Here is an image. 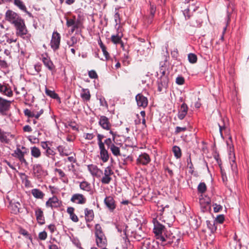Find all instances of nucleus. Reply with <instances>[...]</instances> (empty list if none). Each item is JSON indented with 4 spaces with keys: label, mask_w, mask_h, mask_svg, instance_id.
<instances>
[{
    "label": "nucleus",
    "mask_w": 249,
    "mask_h": 249,
    "mask_svg": "<svg viewBox=\"0 0 249 249\" xmlns=\"http://www.w3.org/2000/svg\"><path fill=\"white\" fill-rule=\"evenodd\" d=\"M165 229L164 226L159 222H157L156 223H155L153 232L155 234L156 238L159 239L162 242L166 241L168 238L167 235L164 236L162 235V232L164 231Z\"/></svg>",
    "instance_id": "obj_1"
},
{
    "label": "nucleus",
    "mask_w": 249,
    "mask_h": 249,
    "mask_svg": "<svg viewBox=\"0 0 249 249\" xmlns=\"http://www.w3.org/2000/svg\"><path fill=\"white\" fill-rule=\"evenodd\" d=\"M27 33L24 20L18 17L17 18V35L25 38Z\"/></svg>",
    "instance_id": "obj_2"
},
{
    "label": "nucleus",
    "mask_w": 249,
    "mask_h": 249,
    "mask_svg": "<svg viewBox=\"0 0 249 249\" xmlns=\"http://www.w3.org/2000/svg\"><path fill=\"white\" fill-rule=\"evenodd\" d=\"M61 36L57 32H54L53 33L52 39L50 42L51 48L56 51L59 48L60 44Z\"/></svg>",
    "instance_id": "obj_3"
},
{
    "label": "nucleus",
    "mask_w": 249,
    "mask_h": 249,
    "mask_svg": "<svg viewBox=\"0 0 249 249\" xmlns=\"http://www.w3.org/2000/svg\"><path fill=\"white\" fill-rule=\"evenodd\" d=\"M29 151L25 147L22 146L21 148L19 147H17V158L19 160L21 163H24L25 165H28V163L24 158L25 155H28Z\"/></svg>",
    "instance_id": "obj_4"
},
{
    "label": "nucleus",
    "mask_w": 249,
    "mask_h": 249,
    "mask_svg": "<svg viewBox=\"0 0 249 249\" xmlns=\"http://www.w3.org/2000/svg\"><path fill=\"white\" fill-rule=\"evenodd\" d=\"M71 201L76 204L83 205L86 203L87 198L83 195L76 193L72 196Z\"/></svg>",
    "instance_id": "obj_5"
},
{
    "label": "nucleus",
    "mask_w": 249,
    "mask_h": 249,
    "mask_svg": "<svg viewBox=\"0 0 249 249\" xmlns=\"http://www.w3.org/2000/svg\"><path fill=\"white\" fill-rule=\"evenodd\" d=\"M104 203L111 212H113L116 209V204L115 201L111 196H106L104 199Z\"/></svg>",
    "instance_id": "obj_6"
},
{
    "label": "nucleus",
    "mask_w": 249,
    "mask_h": 249,
    "mask_svg": "<svg viewBox=\"0 0 249 249\" xmlns=\"http://www.w3.org/2000/svg\"><path fill=\"white\" fill-rule=\"evenodd\" d=\"M169 80L166 76H160L158 81V89L159 91H161L163 89H166L168 87Z\"/></svg>",
    "instance_id": "obj_7"
},
{
    "label": "nucleus",
    "mask_w": 249,
    "mask_h": 249,
    "mask_svg": "<svg viewBox=\"0 0 249 249\" xmlns=\"http://www.w3.org/2000/svg\"><path fill=\"white\" fill-rule=\"evenodd\" d=\"M136 100L138 106L139 107L145 108L148 104V100L147 98L144 96L142 94L139 93L136 96Z\"/></svg>",
    "instance_id": "obj_8"
},
{
    "label": "nucleus",
    "mask_w": 249,
    "mask_h": 249,
    "mask_svg": "<svg viewBox=\"0 0 249 249\" xmlns=\"http://www.w3.org/2000/svg\"><path fill=\"white\" fill-rule=\"evenodd\" d=\"M113 174V171L109 167H107L104 171V176L102 178L101 181L104 184H108L111 180L110 177V175Z\"/></svg>",
    "instance_id": "obj_9"
},
{
    "label": "nucleus",
    "mask_w": 249,
    "mask_h": 249,
    "mask_svg": "<svg viewBox=\"0 0 249 249\" xmlns=\"http://www.w3.org/2000/svg\"><path fill=\"white\" fill-rule=\"evenodd\" d=\"M99 125L104 129L109 130L110 129L111 124L108 119L105 116H101L99 122Z\"/></svg>",
    "instance_id": "obj_10"
},
{
    "label": "nucleus",
    "mask_w": 249,
    "mask_h": 249,
    "mask_svg": "<svg viewBox=\"0 0 249 249\" xmlns=\"http://www.w3.org/2000/svg\"><path fill=\"white\" fill-rule=\"evenodd\" d=\"M96 242L97 246L99 248H103L107 245V240L104 234L95 235Z\"/></svg>",
    "instance_id": "obj_11"
},
{
    "label": "nucleus",
    "mask_w": 249,
    "mask_h": 249,
    "mask_svg": "<svg viewBox=\"0 0 249 249\" xmlns=\"http://www.w3.org/2000/svg\"><path fill=\"white\" fill-rule=\"evenodd\" d=\"M150 160L149 156L147 154L144 153L139 156L137 160V163L145 165L148 164Z\"/></svg>",
    "instance_id": "obj_12"
},
{
    "label": "nucleus",
    "mask_w": 249,
    "mask_h": 249,
    "mask_svg": "<svg viewBox=\"0 0 249 249\" xmlns=\"http://www.w3.org/2000/svg\"><path fill=\"white\" fill-rule=\"evenodd\" d=\"M61 201L56 196H53L46 202V205L47 207H51L52 208H58L61 205Z\"/></svg>",
    "instance_id": "obj_13"
},
{
    "label": "nucleus",
    "mask_w": 249,
    "mask_h": 249,
    "mask_svg": "<svg viewBox=\"0 0 249 249\" xmlns=\"http://www.w3.org/2000/svg\"><path fill=\"white\" fill-rule=\"evenodd\" d=\"M5 20L16 27V13L11 10H7L5 14Z\"/></svg>",
    "instance_id": "obj_14"
},
{
    "label": "nucleus",
    "mask_w": 249,
    "mask_h": 249,
    "mask_svg": "<svg viewBox=\"0 0 249 249\" xmlns=\"http://www.w3.org/2000/svg\"><path fill=\"white\" fill-rule=\"evenodd\" d=\"M35 215L38 223L42 225L45 224V218L43 215V212L41 208H37L35 210Z\"/></svg>",
    "instance_id": "obj_15"
},
{
    "label": "nucleus",
    "mask_w": 249,
    "mask_h": 249,
    "mask_svg": "<svg viewBox=\"0 0 249 249\" xmlns=\"http://www.w3.org/2000/svg\"><path fill=\"white\" fill-rule=\"evenodd\" d=\"M100 149V159L104 162H106L109 159V154L106 149L105 145L99 147Z\"/></svg>",
    "instance_id": "obj_16"
},
{
    "label": "nucleus",
    "mask_w": 249,
    "mask_h": 249,
    "mask_svg": "<svg viewBox=\"0 0 249 249\" xmlns=\"http://www.w3.org/2000/svg\"><path fill=\"white\" fill-rule=\"evenodd\" d=\"M0 92L9 97L13 95V92L9 86L5 84H0Z\"/></svg>",
    "instance_id": "obj_17"
},
{
    "label": "nucleus",
    "mask_w": 249,
    "mask_h": 249,
    "mask_svg": "<svg viewBox=\"0 0 249 249\" xmlns=\"http://www.w3.org/2000/svg\"><path fill=\"white\" fill-rule=\"evenodd\" d=\"M42 60L43 62L44 65L48 68V69L50 71H53L55 67L53 64L52 61L50 60V58H49L47 56H45L42 55Z\"/></svg>",
    "instance_id": "obj_18"
},
{
    "label": "nucleus",
    "mask_w": 249,
    "mask_h": 249,
    "mask_svg": "<svg viewBox=\"0 0 249 249\" xmlns=\"http://www.w3.org/2000/svg\"><path fill=\"white\" fill-rule=\"evenodd\" d=\"M85 217L87 222H89L93 220L94 217V212L92 210L86 208L85 209Z\"/></svg>",
    "instance_id": "obj_19"
},
{
    "label": "nucleus",
    "mask_w": 249,
    "mask_h": 249,
    "mask_svg": "<svg viewBox=\"0 0 249 249\" xmlns=\"http://www.w3.org/2000/svg\"><path fill=\"white\" fill-rule=\"evenodd\" d=\"M74 208L71 207H68L67 212L70 214L71 219L74 222H77L79 219L77 216L74 213Z\"/></svg>",
    "instance_id": "obj_20"
},
{
    "label": "nucleus",
    "mask_w": 249,
    "mask_h": 249,
    "mask_svg": "<svg viewBox=\"0 0 249 249\" xmlns=\"http://www.w3.org/2000/svg\"><path fill=\"white\" fill-rule=\"evenodd\" d=\"M206 224L208 228L210 230L212 233H214L216 231L217 229V224L215 220L213 219L211 220H207Z\"/></svg>",
    "instance_id": "obj_21"
},
{
    "label": "nucleus",
    "mask_w": 249,
    "mask_h": 249,
    "mask_svg": "<svg viewBox=\"0 0 249 249\" xmlns=\"http://www.w3.org/2000/svg\"><path fill=\"white\" fill-rule=\"evenodd\" d=\"M45 94L50 97L51 98L54 99H56L57 100L60 101V99L58 96V95L55 92L54 90H52L48 89L46 87H45Z\"/></svg>",
    "instance_id": "obj_22"
},
{
    "label": "nucleus",
    "mask_w": 249,
    "mask_h": 249,
    "mask_svg": "<svg viewBox=\"0 0 249 249\" xmlns=\"http://www.w3.org/2000/svg\"><path fill=\"white\" fill-rule=\"evenodd\" d=\"M98 44L100 46L103 54L104 55L106 60H109L110 59V55L109 53L107 50V48L105 45L103 44L101 39L98 40Z\"/></svg>",
    "instance_id": "obj_23"
},
{
    "label": "nucleus",
    "mask_w": 249,
    "mask_h": 249,
    "mask_svg": "<svg viewBox=\"0 0 249 249\" xmlns=\"http://www.w3.org/2000/svg\"><path fill=\"white\" fill-rule=\"evenodd\" d=\"M31 155L35 158H39L41 155L40 150L36 146H33L31 148Z\"/></svg>",
    "instance_id": "obj_24"
},
{
    "label": "nucleus",
    "mask_w": 249,
    "mask_h": 249,
    "mask_svg": "<svg viewBox=\"0 0 249 249\" xmlns=\"http://www.w3.org/2000/svg\"><path fill=\"white\" fill-rule=\"evenodd\" d=\"M11 102L0 97V109H7L10 107Z\"/></svg>",
    "instance_id": "obj_25"
},
{
    "label": "nucleus",
    "mask_w": 249,
    "mask_h": 249,
    "mask_svg": "<svg viewBox=\"0 0 249 249\" xmlns=\"http://www.w3.org/2000/svg\"><path fill=\"white\" fill-rule=\"evenodd\" d=\"M80 188L85 191L89 192L91 190L90 183L86 181H83L80 183Z\"/></svg>",
    "instance_id": "obj_26"
},
{
    "label": "nucleus",
    "mask_w": 249,
    "mask_h": 249,
    "mask_svg": "<svg viewBox=\"0 0 249 249\" xmlns=\"http://www.w3.org/2000/svg\"><path fill=\"white\" fill-rule=\"evenodd\" d=\"M33 196L36 198H42L44 196L43 193L38 189H34L31 191Z\"/></svg>",
    "instance_id": "obj_27"
},
{
    "label": "nucleus",
    "mask_w": 249,
    "mask_h": 249,
    "mask_svg": "<svg viewBox=\"0 0 249 249\" xmlns=\"http://www.w3.org/2000/svg\"><path fill=\"white\" fill-rule=\"evenodd\" d=\"M172 151L175 157L177 159H179L182 156V153L180 148L178 146H174L172 148Z\"/></svg>",
    "instance_id": "obj_28"
},
{
    "label": "nucleus",
    "mask_w": 249,
    "mask_h": 249,
    "mask_svg": "<svg viewBox=\"0 0 249 249\" xmlns=\"http://www.w3.org/2000/svg\"><path fill=\"white\" fill-rule=\"evenodd\" d=\"M81 97L85 100H89L90 98V94L89 91L88 89H82V91L81 93Z\"/></svg>",
    "instance_id": "obj_29"
},
{
    "label": "nucleus",
    "mask_w": 249,
    "mask_h": 249,
    "mask_svg": "<svg viewBox=\"0 0 249 249\" xmlns=\"http://www.w3.org/2000/svg\"><path fill=\"white\" fill-rule=\"evenodd\" d=\"M42 110H41L40 113H37L36 114H35L31 110H24V113L25 115L28 116L29 117H35L36 119L38 118L40 114H42Z\"/></svg>",
    "instance_id": "obj_30"
},
{
    "label": "nucleus",
    "mask_w": 249,
    "mask_h": 249,
    "mask_svg": "<svg viewBox=\"0 0 249 249\" xmlns=\"http://www.w3.org/2000/svg\"><path fill=\"white\" fill-rule=\"evenodd\" d=\"M110 149L114 156L118 157L121 155L120 150L119 147L116 146L115 145H111Z\"/></svg>",
    "instance_id": "obj_31"
},
{
    "label": "nucleus",
    "mask_w": 249,
    "mask_h": 249,
    "mask_svg": "<svg viewBox=\"0 0 249 249\" xmlns=\"http://www.w3.org/2000/svg\"><path fill=\"white\" fill-rule=\"evenodd\" d=\"M82 26V22L80 19H77V22L75 24L72 25L71 33H73L75 30L80 28Z\"/></svg>",
    "instance_id": "obj_32"
},
{
    "label": "nucleus",
    "mask_w": 249,
    "mask_h": 249,
    "mask_svg": "<svg viewBox=\"0 0 249 249\" xmlns=\"http://www.w3.org/2000/svg\"><path fill=\"white\" fill-rule=\"evenodd\" d=\"M77 22V20H76V17L73 16L72 18H66V25L68 27H71L72 25H73Z\"/></svg>",
    "instance_id": "obj_33"
},
{
    "label": "nucleus",
    "mask_w": 249,
    "mask_h": 249,
    "mask_svg": "<svg viewBox=\"0 0 249 249\" xmlns=\"http://www.w3.org/2000/svg\"><path fill=\"white\" fill-rule=\"evenodd\" d=\"M111 41L114 44L121 43L122 46L123 45V43L121 40V37L118 35H112L111 37Z\"/></svg>",
    "instance_id": "obj_34"
},
{
    "label": "nucleus",
    "mask_w": 249,
    "mask_h": 249,
    "mask_svg": "<svg viewBox=\"0 0 249 249\" xmlns=\"http://www.w3.org/2000/svg\"><path fill=\"white\" fill-rule=\"evenodd\" d=\"M231 169L233 173L235 175L238 174V169L237 164L235 161V156H233V159L231 160Z\"/></svg>",
    "instance_id": "obj_35"
},
{
    "label": "nucleus",
    "mask_w": 249,
    "mask_h": 249,
    "mask_svg": "<svg viewBox=\"0 0 249 249\" xmlns=\"http://www.w3.org/2000/svg\"><path fill=\"white\" fill-rule=\"evenodd\" d=\"M17 6H18L20 10L22 11L28 13L30 14L27 10V8L23 3V2L20 0H17Z\"/></svg>",
    "instance_id": "obj_36"
},
{
    "label": "nucleus",
    "mask_w": 249,
    "mask_h": 249,
    "mask_svg": "<svg viewBox=\"0 0 249 249\" xmlns=\"http://www.w3.org/2000/svg\"><path fill=\"white\" fill-rule=\"evenodd\" d=\"M206 185L204 182H201L199 184L197 187L198 191L200 193H204L206 191Z\"/></svg>",
    "instance_id": "obj_37"
},
{
    "label": "nucleus",
    "mask_w": 249,
    "mask_h": 249,
    "mask_svg": "<svg viewBox=\"0 0 249 249\" xmlns=\"http://www.w3.org/2000/svg\"><path fill=\"white\" fill-rule=\"evenodd\" d=\"M188 58L189 61L191 63L193 64L196 63L197 60L196 55L195 54L192 53H190L188 54Z\"/></svg>",
    "instance_id": "obj_38"
},
{
    "label": "nucleus",
    "mask_w": 249,
    "mask_h": 249,
    "mask_svg": "<svg viewBox=\"0 0 249 249\" xmlns=\"http://www.w3.org/2000/svg\"><path fill=\"white\" fill-rule=\"evenodd\" d=\"M89 171L92 174H96L98 170L97 167L95 165L91 164L88 166Z\"/></svg>",
    "instance_id": "obj_39"
},
{
    "label": "nucleus",
    "mask_w": 249,
    "mask_h": 249,
    "mask_svg": "<svg viewBox=\"0 0 249 249\" xmlns=\"http://www.w3.org/2000/svg\"><path fill=\"white\" fill-rule=\"evenodd\" d=\"M95 235L104 234L102 227H101V225L99 224H97L95 225Z\"/></svg>",
    "instance_id": "obj_40"
},
{
    "label": "nucleus",
    "mask_w": 249,
    "mask_h": 249,
    "mask_svg": "<svg viewBox=\"0 0 249 249\" xmlns=\"http://www.w3.org/2000/svg\"><path fill=\"white\" fill-rule=\"evenodd\" d=\"M58 151L59 152L61 156H68L69 154L66 152L65 148L62 146L59 145L57 148Z\"/></svg>",
    "instance_id": "obj_41"
},
{
    "label": "nucleus",
    "mask_w": 249,
    "mask_h": 249,
    "mask_svg": "<svg viewBox=\"0 0 249 249\" xmlns=\"http://www.w3.org/2000/svg\"><path fill=\"white\" fill-rule=\"evenodd\" d=\"M188 110H179L178 112V117L180 120H182L187 113Z\"/></svg>",
    "instance_id": "obj_42"
},
{
    "label": "nucleus",
    "mask_w": 249,
    "mask_h": 249,
    "mask_svg": "<svg viewBox=\"0 0 249 249\" xmlns=\"http://www.w3.org/2000/svg\"><path fill=\"white\" fill-rule=\"evenodd\" d=\"M19 233L20 234L25 236L26 237L32 240V238H31V236H30V234L28 233V232L26 230H25L21 228H19Z\"/></svg>",
    "instance_id": "obj_43"
},
{
    "label": "nucleus",
    "mask_w": 249,
    "mask_h": 249,
    "mask_svg": "<svg viewBox=\"0 0 249 249\" xmlns=\"http://www.w3.org/2000/svg\"><path fill=\"white\" fill-rule=\"evenodd\" d=\"M44 154L47 157H50L51 156H54L55 152L53 149L49 147V149L45 151Z\"/></svg>",
    "instance_id": "obj_44"
},
{
    "label": "nucleus",
    "mask_w": 249,
    "mask_h": 249,
    "mask_svg": "<svg viewBox=\"0 0 249 249\" xmlns=\"http://www.w3.org/2000/svg\"><path fill=\"white\" fill-rule=\"evenodd\" d=\"M156 7L155 5L150 4L149 9V15L155 16L156 13Z\"/></svg>",
    "instance_id": "obj_45"
},
{
    "label": "nucleus",
    "mask_w": 249,
    "mask_h": 249,
    "mask_svg": "<svg viewBox=\"0 0 249 249\" xmlns=\"http://www.w3.org/2000/svg\"><path fill=\"white\" fill-rule=\"evenodd\" d=\"M213 211L215 213H218L222 210V206L217 203H214L213 205Z\"/></svg>",
    "instance_id": "obj_46"
},
{
    "label": "nucleus",
    "mask_w": 249,
    "mask_h": 249,
    "mask_svg": "<svg viewBox=\"0 0 249 249\" xmlns=\"http://www.w3.org/2000/svg\"><path fill=\"white\" fill-rule=\"evenodd\" d=\"M104 138V136L100 134L97 135L98 143L99 147L104 145V143L102 142V139Z\"/></svg>",
    "instance_id": "obj_47"
},
{
    "label": "nucleus",
    "mask_w": 249,
    "mask_h": 249,
    "mask_svg": "<svg viewBox=\"0 0 249 249\" xmlns=\"http://www.w3.org/2000/svg\"><path fill=\"white\" fill-rule=\"evenodd\" d=\"M89 76L91 79H96L98 78V75L96 72L94 70H91L89 71Z\"/></svg>",
    "instance_id": "obj_48"
},
{
    "label": "nucleus",
    "mask_w": 249,
    "mask_h": 249,
    "mask_svg": "<svg viewBox=\"0 0 249 249\" xmlns=\"http://www.w3.org/2000/svg\"><path fill=\"white\" fill-rule=\"evenodd\" d=\"M0 141L2 142H7V137L5 134L0 129Z\"/></svg>",
    "instance_id": "obj_49"
},
{
    "label": "nucleus",
    "mask_w": 249,
    "mask_h": 249,
    "mask_svg": "<svg viewBox=\"0 0 249 249\" xmlns=\"http://www.w3.org/2000/svg\"><path fill=\"white\" fill-rule=\"evenodd\" d=\"M214 220H215L216 224L217 223L221 224L224 222V216L223 214L219 215L216 217V219Z\"/></svg>",
    "instance_id": "obj_50"
},
{
    "label": "nucleus",
    "mask_w": 249,
    "mask_h": 249,
    "mask_svg": "<svg viewBox=\"0 0 249 249\" xmlns=\"http://www.w3.org/2000/svg\"><path fill=\"white\" fill-rule=\"evenodd\" d=\"M38 237L40 240H45L47 237V232L45 231L40 232L38 234Z\"/></svg>",
    "instance_id": "obj_51"
},
{
    "label": "nucleus",
    "mask_w": 249,
    "mask_h": 249,
    "mask_svg": "<svg viewBox=\"0 0 249 249\" xmlns=\"http://www.w3.org/2000/svg\"><path fill=\"white\" fill-rule=\"evenodd\" d=\"M184 78L182 76H178L176 78V83L179 85H183L184 83Z\"/></svg>",
    "instance_id": "obj_52"
},
{
    "label": "nucleus",
    "mask_w": 249,
    "mask_h": 249,
    "mask_svg": "<svg viewBox=\"0 0 249 249\" xmlns=\"http://www.w3.org/2000/svg\"><path fill=\"white\" fill-rule=\"evenodd\" d=\"M10 195H11L10 193H9L8 195L7 196V199L8 200L9 202V206H8V208L9 209H11L12 211H14V207H13V205L14 204V202L13 203L12 200L10 199Z\"/></svg>",
    "instance_id": "obj_53"
},
{
    "label": "nucleus",
    "mask_w": 249,
    "mask_h": 249,
    "mask_svg": "<svg viewBox=\"0 0 249 249\" xmlns=\"http://www.w3.org/2000/svg\"><path fill=\"white\" fill-rule=\"evenodd\" d=\"M187 130V128L186 127H179L177 126L176 127L175 133L178 134L181 131H185Z\"/></svg>",
    "instance_id": "obj_54"
},
{
    "label": "nucleus",
    "mask_w": 249,
    "mask_h": 249,
    "mask_svg": "<svg viewBox=\"0 0 249 249\" xmlns=\"http://www.w3.org/2000/svg\"><path fill=\"white\" fill-rule=\"evenodd\" d=\"M54 171L58 174L60 177L63 178L65 176V173L61 169L56 168Z\"/></svg>",
    "instance_id": "obj_55"
},
{
    "label": "nucleus",
    "mask_w": 249,
    "mask_h": 249,
    "mask_svg": "<svg viewBox=\"0 0 249 249\" xmlns=\"http://www.w3.org/2000/svg\"><path fill=\"white\" fill-rule=\"evenodd\" d=\"M154 16L149 15L148 17L146 18V22L148 24H150L153 23V19Z\"/></svg>",
    "instance_id": "obj_56"
},
{
    "label": "nucleus",
    "mask_w": 249,
    "mask_h": 249,
    "mask_svg": "<svg viewBox=\"0 0 249 249\" xmlns=\"http://www.w3.org/2000/svg\"><path fill=\"white\" fill-rule=\"evenodd\" d=\"M40 144L42 148L45 150V151L49 149L50 147L48 145L47 142H41Z\"/></svg>",
    "instance_id": "obj_57"
},
{
    "label": "nucleus",
    "mask_w": 249,
    "mask_h": 249,
    "mask_svg": "<svg viewBox=\"0 0 249 249\" xmlns=\"http://www.w3.org/2000/svg\"><path fill=\"white\" fill-rule=\"evenodd\" d=\"M104 144L105 143L108 146V147L109 148H110L111 145L113 144L112 143V141H111V140L110 138L107 139L105 141V142H104Z\"/></svg>",
    "instance_id": "obj_58"
},
{
    "label": "nucleus",
    "mask_w": 249,
    "mask_h": 249,
    "mask_svg": "<svg viewBox=\"0 0 249 249\" xmlns=\"http://www.w3.org/2000/svg\"><path fill=\"white\" fill-rule=\"evenodd\" d=\"M48 229L51 233H53L56 230V227L54 224H50L49 225Z\"/></svg>",
    "instance_id": "obj_59"
},
{
    "label": "nucleus",
    "mask_w": 249,
    "mask_h": 249,
    "mask_svg": "<svg viewBox=\"0 0 249 249\" xmlns=\"http://www.w3.org/2000/svg\"><path fill=\"white\" fill-rule=\"evenodd\" d=\"M94 137L92 133H87L85 135V139L89 140H92Z\"/></svg>",
    "instance_id": "obj_60"
},
{
    "label": "nucleus",
    "mask_w": 249,
    "mask_h": 249,
    "mask_svg": "<svg viewBox=\"0 0 249 249\" xmlns=\"http://www.w3.org/2000/svg\"><path fill=\"white\" fill-rule=\"evenodd\" d=\"M187 162L188 166L190 169H193V164L191 161V156H189V157L187 159Z\"/></svg>",
    "instance_id": "obj_61"
},
{
    "label": "nucleus",
    "mask_w": 249,
    "mask_h": 249,
    "mask_svg": "<svg viewBox=\"0 0 249 249\" xmlns=\"http://www.w3.org/2000/svg\"><path fill=\"white\" fill-rule=\"evenodd\" d=\"M23 129L25 132H31L32 130L31 127L28 125L24 126Z\"/></svg>",
    "instance_id": "obj_62"
},
{
    "label": "nucleus",
    "mask_w": 249,
    "mask_h": 249,
    "mask_svg": "<svg viewBox=\"0 0 249 249\" xmlns=\"http://www.w3.org/2000/svg\"><path fill=\"white\" fill-rule=\"evenodd\" d=\"M69 125L74 130H78V127L74 123L71 122L69 124Z\"/></svg>",
    "instance_id": "obj_63"
},
{
    "label": "nucleus",
    "mask_w": 249,
    "mask_h": 249,
    "mask_svg": "<svg viewBox=\"0 0 249 249\" xmlns=\"http://www.w3.org/2000/svg\"><path fill=\"white\" fill-rule=\"evenodd\" d=\"M20 178L22 180V182H24V180L27 178V176L23 173L19 174Z\"/></svg>",
    "instance_id": "obj_64"
}]
</instances>
